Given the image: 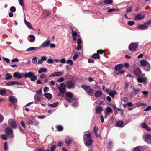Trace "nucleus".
<instances>
[{
  "mask_svg": "<svg viewBox=\"0 0 151 151\" xmlns=\"http://www.w3.org/2000/svg\"><path fill=\"white\" fill-rule=\"evenodd\" d=\"M91 135L90 133L84 135L83 136V141L85 145L87 147L92 146L93 140L91 138Z\"/></svg>",
  "mask_w": 151,
  "mask_h": 151,
  "instance_id": "nucleus-1",
  "label": "nucleus"
},
{
  "mask_svg": "<svg viewBox=\"0 0 151 151\" xmlns=\"http://www.w3.org/2000/svg\"><path fill=\"white\" fill-rule=\"evenodd\" d=\"M81 87L84 89L89 95L91 96L93 93V89L89 86L83 84L81 85Z\"/></svg>",
  "mask_w": 151,
  "mask_h": 151,
  "instance_id": "nucleus-2",
  "label": "nucleus"
},
{
  "mask_svg": "<svg viewBox=\"0 0 151 151\" xmlns=\"http://www.w3.org/2000/svg\"><path fill=\"white\" fill-rule=\"evenodd\" d=\"M60 87L58 88V89L60 92L63 94H64L66 91V85L63 83H61L60 85Z\"/></svg>",
  "mask_w": 151,
  "mask_h": 151,
  "instance_id": "nucleus-3",
  "label": "nucleus"
},
{
  "mask_svg": "<svg viewBox=\"0 0 151 151\" xmlns=\"http://www.w3.org/2000/svg\"><path fill=\"white\" fill-rule=\"evenodd\" d=\"M9 125L13 129L17 128V125L16 121L13 119H10L9 121Z\"/></svg>",
  "mask_w": 151,
  "mask_h": 151,
  "instance_id": "nucleus-4",
  "label": "nucleus"
},
{
  "mask_svg": "<svg viewBox=\"0 0 151 151\" xmlns=\"http://www.w3.org/2000/svg\"><path fill=\"white\" fill-rule=\"evenodd\" d=\"M137 44L135 43H132L129 46V49L131 51H134L137 47Z\"/></svg>",
  "mask_w": 151,
  "mask_h": 151,
  "instance_id": "nucleus-5",
  "label": "nucleus"
},
{
  "mask_svg": "<svg viewBox=\"0 0 151 151\" xmlns=\"http://www.w3.org/2000/svg\"><path fill=\"white\" fill-rule=\"evenodd\" d=\"M67 86L68 88H73L75 87L74 82L72 81H68L67 83Z\"/></svg>",
  "mask_w": 151,
  "mask_h": 151,
  "instance_id": "nucleus-6",
  "label": "nucleus"
},
{
  "mask_svg": "<svg viewBox=\"0 0 151 151\" xmlns=\"http://www.w3.org/2000/svg\"><path fill=\"white\" fill-rule=\"evenodd\" d=\"M13 76L15 78L20 79L23 77H24V74L22 73H19L18 72H15L13 74Z\"/></svg>",
  "mask_w": 151,
  "mask_h": 151,
  "instance_id": "nucleus-7",
  "label": "nucleus"
},
{
  "mask_svg": "<svg viewBox=\"0 0 151 151\" xmlns=\"http://www.w3.org/2000/svg\"><path fill=\"white\" fill-rule=\"evenodd\" d=\"M5 132L7 135H10L13 134V131L12 129L9 127L6 128L5 130Z\"/></svg>",
  "mask_w": 151,
  "mask_h": 151,
  "instance_id": "nucleus-8",
  "label": "nucleus"
},
{
  "mask_svg": "<svg viewBox=\"0 0 151 151\" xmlns=\"http://www.w3.org/2000/svg\"><path fill=\"white\" fill-rule=\"evenodd\" d=\"M138 78L137 79V81L138 82L140 83H143L144 84L146 83L147 78H141L140 77Z\"/></svg>",
  "mask_w": 151,
  "mask_h": 151,
  "instance_id": "nucleus-9",
  "label": "nucleus"
},
{
  "mask_svg": "<svg viewBox=\"0 0 151 151\" xmlns=\"http://www.w3.org/2000/svg\"><path fill=\"white\" fill-rule=\"evenodd\" d=\"M140 126L142 128H144L147 131H150L151 130V129L149 128L148 125L145 122L142 123L141 124Z\"/></svg>",
  "mask_w": 151,
  "mask_h": 151,
  "instance_id": "nucleus-10",
  "label": "nucleus"
},
{
  "mask_svg": "<svg viewBox=\"0 0 151 151\" xmlns=\"http://www.w3.org/2000/svg\"><path fill=\"white\" fill-rule=\"evenodd\" d=\"M145 141L148 144H151V135L150 134H147L145 136Z\"/></svg>",
  "mask_w": 151,
  "mask_h": 151,
  "instance_id": "nucleus-11",
  "label": "nucleus"
},
{
  "mask_svg": "<svg viewBox=\"0 0 151 151\" xmlns=\"http://www.w3.org/2000/svg\"><path fill=\"white\" fill-rule=\"evenodd\" d=\"M137 28L140 30H144L148 28L147 26L145 23L144 24L138 25Z\"/></svg>",
  "mask_w": 151,
  "mask_h": 151,
  "instance_id": "nucleus-12",
  "label": "nucleus"
},
{
  "mask_svg": "<svg viewBox=\"0 0 151 151\" xmlns=\"http://www.w3.org/2000/svg\"><path fill=\"white\" fill-rule=\"evenodd\" d=\"M63 73L62 72H55L52 73L50 76H59L62 75Z\"/></svg>",
  "mask_w": 151,
  "mask_h": 151,
  "instance_id": "nucleus-13",
  "label": "nucleus"
},
{
  "mask_svg": "<svg viewBox=\"0 0 151 151\" xmlns=\"http://www.w3.org/2000/svg\"><path fill=\"white\" fill-rule=\"evenodd\" d=\"M124 122L122 120H119L116 123V127H120L122 128L124 125H123Z\"/></svg>",
  "mask_w": 151,
  "mask_h": 151,
  "instance_id": "nucleus-14",
  "label": "nucleus"
},
{
  "mask_svg": "<svg viewBox=\"0 0 151 151\" xmlns=\"http://www.w3.org/2000/svg\"><path fill=\"white\" fill-rule=\"evenodd\" d=\"M6 84L8 86H10L14 84H17L19 85H21V84L18 82L11 81L7 83Z\"/></svg>",
  "mask_w": 151,
  "mask_h": 151,
  "instance_id": "nucleus-15",
  "label": "nucleus"
},
{
  "mask_svg": "<svg viewBox=\"0 0 151 151\" xmlns=\"http://www.w3.org/2000/svg\"><path fill=\"white\" fill-rule=\"evenodd\" d=\"M34 73L31 72L26 73L24 74V77L25 78H30L32 76H33Z\"/></svg>",
  "mask_w": 151,
  "mask_h": 151,
  "instance_id": "nucleus-16",
  "label": "nucleus"
},
{
  "mask_svg": "<svg viewBox=\"0 0 151 151\" xmlns=\"http://www.w3.org/2000/svg\"><path fill=\"white\" fill-rule=\"evenodd\" d=\"M141 71L139 68L135 69L134 71V74L138 77H139L140 76Z\"/></svg>",
  "mask_w": 151,
  "mask_h": 151,
  "instance_id": "nucleus-17",
  "label": "nucleus"
},
{
  "mask_svg": "<svg viewBox=\"0 0 151 151\" xmlns=\"http://www.w3.org/2000/svg\"><path fill=\"white\" fill-rule=\"evenodd\" d=\"M103 110V109L101 106L97 107L95 109L96 112L97 114H100L102 112Z\"/></svg>",
  "mask_w": 151,
  "mask_h": 151,
  "instance_id": "nucleus-18",
  "label": "nucleus"
},
{
  "mask_svg": "<svg viewBox=\"0 0 151 151\" xmlns=\"http://www.w3.org/2000/svg\"><path fill=\"white\" fill-rule=\"evenodd\" d=\"M123 67V65L121 64H120L116 65L115 67V69L116 71H118L122 68Z\"/></svg>",
  "mask_w": 151,
  "mask_h": 151,
  "instance_id": "nucleus-19",
  "label": "nucleus"
},
{
  "mask_svg": "<svg viewBox=\"0 0 151 151\" xmlns=\"http://www.w3.org/2000/svg\"><path fill=\"white\" fill-rule=\"evenodd\" d=\"M65 99L66 101L68 102L69 103H71L73 101H75L76 100V97H72L70 99L68 98H65Z\"/></svg>",
  "mask_w": 151,
  "mask_h": 151,
  "instance_id": "nucleus-20",
  "label": "nucleus"
},
{
  "mask_svg": "<svg viewBox=\"0 0 151 151\" xmlns=\"http://www.w3.org/2000/svg\"><path fill=\"white\" fill-rule=\"evenodd\" d=\"M59 104V103L58 102H54L52 104L48 103V106L50 107H55L57 106Z\"/></svg>",
  "mask_w": 151,
  "mask_h": 151,
  "instance_id": "nucleus-21",
  "label": "nucleus"
},
{
  "mask_svg": "<svg viewBox=\"0 0 151 151\" xmlns=\"http://www.w3.org/2000/svg\"><path fill=\"white\" fill-rule=\"evenodd\" d=\"M24 22L26 26L29 28L31 29H33L32 25L31 24L30 22L27 21L25 19H24Z\"/></svg>",
  "mask_w": 151,
  "mask_h": 151,
  "instance_id": "nucleus-22",
  "label": "nucleus"
},
{
  "mask_svg": "<svg viewBox=\"0 0 151 151\" xmlns=\"http://www.w3.org/2000/svg\"><path fill=\"white\" fill-rule=\"evenodd\" d=\"M148 63L145 60H142L140 62L141 65L142 66H144V67L147 65Z\"/></svg>",
  "mask_w": 151,
  "mask_h": 151,
  "instance_id": "nucleus-23",
  "label": "nucleus"
},
{
  "mask_svg": "<svg viewBox=\"0 0 151 151\" xmlns=\"http://www.w3.org/2000/svg\"><path fill=\"white\" fill-rule=\"evenodd\" d=\"M141 17V14H137V15L135 17L134 19V20H140L143 18V17Z\"/></svg>",
  "mask_w": 151,
  "mask_h": 151,
  "instance_id": "nucleus-24",
  "label": "nucleus"
},
{
  "mask_svg": "<svg viewBox=\"0 0 151 151\" xmlns=\"http://www.w3.org/2000/svg\"><path fill=\"white\" fill-rule=\"evenodd\" d=\"M40 48L38 47H29L28 49H27L26 50L27 51H32L33 50H37L38 49H40Z\"/></svg>",
  "mask_w": 151,
  "mask_h": 151,
  "instance_id": "nucleus-25",
  "label": "nucleus"
},
{
  "mask_svg": "<svg viewBox=\"0 0 151 151\" xmlns=\"http://www.w3.org/2000/svg\"><path fill=\"white\" fill-rule=\"evenodd\" d=\"M66 97L65 98H68L70 99L71 98H72L73 97V94L71 92H67L66 93Z\"/></svg>",
  "mask_w": 151,
  "mask_h": 151,
  "instance_id": "nucleus-26",
  "label": "nucleus"
},
{
  "mask_svg": "<svg viewBox=\"0 0 151 151\" xmlns=\"http://www.w3.org/2000/svg\"><path fill=\"white\" fill-rule=\"evenodd\" d=\"M9 101L12 103H15L17 101V99L14 98L13 96H11L9 98Z\"/></svg>",
  "mask_w": 151,
  "mask_h": 151,
  "instance_id": "nucleus-27",
  "label": "nucleus"
},
{
  "mask_svg": "<svg viewBox=\"0 0 151 151\" xmlns=\"http://www.w3.org/2000/svg\"><path fill=\"white\" fill-rule=\"evenodd\" d=\"M102 94V92L101 91L98 90L95 93V96L96 97H100Z\"/></svg>",
  "mask_w": 151,
  "mask_h": 151,
  "instance_id": "nucleus-28",
  "label": "nucleus"
},
{
  "mask_svg": "<svg viewBox=\"0 0 151 151\" xmlns=\"http://www.w3.org/2000/svg\"><path fill=\"white\" fill-rule=\"evenodd\" d=\"M50 41V40H47L46 42H44L42 45V47H48L49 46Z\"/></svg>",
  "mask_w": 151,
  "mask_h": 151,
  "instance_id": "nucleus-29",
  "label": "nucleus"
},
{
  "mask_svg": "<svg viewBox=\"0 0 151 151\" xmlns=\"http://www.w3.org/2000/svg\"><path fill=\"white\" fill-rule=\"evenodd\" d=\"M45 97L49 100H50L52 98V95L49 93H46L44 94Z\"/></svg>",
  "mask_w": 151,
  "mask_h": 151,
  "instance_id": "nucleus-30",
  "label": "nucleus"
},
{
  "mask_svg": "<svg viewBox=\"0 0 151 151\" xmlns=\"http://www.w3.org/2000/svg\"><path fill=\"white\" fill-rule=\"evenodd\" d=\"M117 94L116 91L115 90H112L108 93V94L112 97H113L115 94Z\"/></svg>",
  "mask_w": 151,
  "mask_h": 151,
  "instance_id": "nucleus-31",
  "label": "nucleus"
},
{
  "mask_svg": "<svg viewBox=\"0 0 151 151\" xmlns=\"http://www.w3.org/2000/svg\"><path fill=\"white\" fill-rule=\"evenodd\" d=\"M34 99L35 100V103L37 104V101H40L41 100V98L40 96L35 95L34 96Z\"/></svg>",
  "mask_w": 151,
  "mask_h": 151,
  "instance_id": "nucleus-32",
  "label": "nucleus"
},
{
  "mask_svg": "<svg viewBox=\"0 0 151 151\" xmlns=\"http://www.w3.org/2000/svg\"><path fill=\"white\" fill-rule=\"evenodd\" d=\"M35 119L32 120L28 119V121L27 122L26 124L29 125L30 124H33L35 122Z\"/></svg>",
  "mask_w": 151,
  "mask_h": 151,
  "instance_id": "nucleus-33",
  "label": "nucleus"
},
{
  "mask_svg": "<svg viewBox=\"0 0 151 151\" xmlns=\"http://www.w3.org/2000/svg\"><path fill=\"white\" fill-rule=\"evenodd\" d=\"M98 129L97 127L94 126L93 127V130L94 133L96 137H98L97 132L98 131Z\"/></svg>",
  "mask_w": 151,
  "mask_h": 151,
  "instance_id": "nucleus-34",
  "label": "nucleus"
},
{
  "mask_svg": "<svg viewBox=\"0 0 151 151\" xmlns=\"http://www.w3.org/2000/svg\"><path fill=\"white\" fill-rule=\"evenodd\" d=\"M92 57L94 59H98L100 58V55L98 53H94L92 55Z\"/></svg>",
  "mask_w": 151,
  "mask_h": 151,
  "instance_id": "nucleus-35",
  "label": "nucleus"
},
{
  "mask_svg": "<svg viewBox=\"0 0 151 151\" xmlns=\"http://www.w3.org/2000/svg\"><path fill=\"white\" fill-rule=\"evenodd\" d=\"M106 9L108 10V12H111L113 11H119V9H116L114 8H113L112 9H110V7H108Z\"/></svg>",
  "mask_w": 151,
  "mask_h": 151,
  "instance_id": "nucleus-36",
  "label": "nucleus"
},
{
  "mask_svg": "<svg viewBox=\"0 0 151 151\" xmlns=\"http://www.w3.org/2000/svg\"><path fill=\"white\" fill-rule=\"evenodd\" d=\"M12 78V76L9 73H7L6 74V77L5 78V80H9Z\"/></svg>",
  "mask_w": 151,
  "mask_h": 151,
  "instance_id": "nucleus-37",
  "label": "nucleus"
},
{
  "mask_svg": "<svg viewBox=\"0 0 151 151\" xmlns=\"http://www.w3.org/2000/svg\"><path fill=\"white\" fill-rule=\"evenodd\" d=\"M29 37L30 38L32 39L29 40V41L31 42H33L35 39V36L33 35H29Z\"/></svg>",
  "mask_w": 151,
  "mask_h": 151,
  "instance_id": "nucleus-38",
  "label": "nucleus"
},
{
  "mask_svg": "<svg viewBox=\"0 0 151 151\" xmlns=\"http://www.w3.org/2000/svg\"><path fill=\"white\" fill-rule=\"evenodd\" d=\"M133 91H134V93L135 94H137L140 91V89L138 88H134L133 89Z\"/></svg>",
  "mask_w": 151,
  "mask_h": 151,
  "instance_id": "nucleus-39",
  "label": "nucleus"
},
{
  "mask_svg": "<svg viewBox=\"0 0 151 151\" xmlns=\"http://www.w3.org/2000/svg\"><path fill=\"white\" fill-rule=\"evenodd\" d=\"M47 71V69L45 68H40L38 70V73L40 74L42 72H45Z\"/></svg>",
  "mask_w": 151,
  "mask_h": 151,
  "instance_id": "nucleus-40",
  "label": "nucleus"
},
{
  "mask_svg": "<svg viewBox=\"0 0 151 151\" xmlns=\"http://www.w3.org/2000/svg\"><path fill=\"white\" fill-rule=\"evenodd\" d=\"M113 2V0H104V2L105 4H110Z\"/></svg>",
  "mask_w": 151,
  "mask_h": 151,
  "instance_id": "nucleus-41",
  "label": "nucleus"
},
{
  "mask_svg": "<svg viewBox=\"0 0 151 151\" xmlns=\"http://www.w3.org/2000/svg\"><path fill=\"white\" fill-rule=\"evenodd\" d=\"M37 76L36 75H34V73L33 74V76H32L30 78L31 81H32L34 82L37 79Z\"/></svg>",
  "mask_w": 151,
  "mask_h": 151,
  "instance_id": "nucleus-42",
  "label": "nucleus"
},
{
  "mask_svg": "<svg viewBox=\"0 0 151 151\" xmlns=\"http://www.w3.org/2000/svg\"><path fill=\"white\" fill-rule=\"evenodd\" d=\"M56 128L57 131H61L63 130V128L61 125H58L56 126Z\"/></svg>",
  "mask_w": 151,
  "mask_h": 151,
  "instance_id": "nucleus-43",
  "label": "nucleus"
},
{
  "mask_svg": "<svg viewBox=\"0 0 151 151\" xmlns=\"http://www.w3.org/2000/svg\"><path fill=\"white\" fill-rule=\"evenodd\" d=\"M72 140L73 139H72L68 138L65 140V142L68 145L70 144L72 142Z\"/></svg>",
  "mask_w": 151,
  "mask_h": 151,
  "instance_id": "nucleus-44",
  "label": "nucleus"
},
{
  "mask_svg": "<svg viewBox=\"0 0 151 151\" xmlns=\"http://www.w3.org/2000/svg\"><path fill=\"white\" fill-rule=\"evenodd\" d=\"M106 110L107 111V113L106 112L105 113L107 115L109 113L112 112V109L110 107H107L106 109Z\"/></svg>",
  "mask_w": 151,
  "mask_h": 151,
  "instance_id": "nucleus-45",
  "label": "nucleus"
},
{
  "mask_svg": "<svg viewBox=\"0 0 151 151\" xmlns=\"http://www.w3.org/2000/svg\"><path fill=\"white\" fill-rule=\"evenodd\" d=\"M124 70H121L119 71L118 72H117L115 74V76H116V75H121V74H124Z\"/></svg>",
  "mask_w": 151,
  "mask_h": 151,
  "instance_id": "nucleus-46",
  "label": "nucleus"
},
{
  "mask_svg": "<svg viewBox=\"0 0 151 151\" xmlns=\"http://www.w3.org/2000/svg\"><path fill=\"white\" fill-rule=\"evenodd\" d=\"M136 106L137 107H139L140 106H143L146 105V104L145 103H136Z\"/></svg>",
  "mask_w": 151,
  "mask_h": 151,
  "instance_id": "nucleus-47",
  "label": "nucleus"
},
{
  "mask_svg": "<svg viewBox=\"0 0 151 151\" xmlns=\"http://www.w3.org/2000/svg\"><path fill=\"white\" fill-rule=\"evenodd\" d=\"M144 69L147 71H149L150 69V65L148 63L147 65H146Z\"/></svg>",
  "mask_w": 151,
  "mask_h": 151,
  "instance_id": "nucleus-48",
  "label": "nucleus"
},
{
  "mask_svg": "<svg viewBox=\"0 0 151 151\" xmlns=\"http://www.w3.org/2000/svg\"><path fill=\"white\" fill-rule=\"evenodd\" d=\"M18 2L21 6H24V0H18Z\"/></svg>",
  "mask_w": 151,
  "mask_h": 151,
  "instance_id": "nucleus-49",
  "label": "nucleus"
},
{
  "mask_svg": "<svg viewBox=\"0 0 151 151\" xmlns=\"http://www.w3.org/2000/svg\"><path fill=\"white\" fill-rule=\"evenodd\" d=\"M6 92V91L4 89H2L0 90V95H4Z\"/></svg>",
  "mask_w": 151,
  "mask_h": 151,
  "instance_id": "nucleus-50",
  "label": "nucleus"
},
{
  "mask_svg": "<svg viewBox=\"0 0 151 151\" xmlns=\"http://www.w3.org/2000/svg\"><path fill=\"white\" fill-rule=\"evenodd\" d=\"M10 10L12 12H14L16 11V8L14 6H12L10 8Z\"/></svg>",
  "mask_w": 151,
  "mask_h": 151,
  "instance_id": "nucleus-51",
  "label": "nucleus"
},
{
  "mask_svg": "<svg viewBox=\"0 0 151 151\" xmlns=\"http://www.w3.org/2000/svg\"><path fill=\"white\" fill-rule=\"evenodd\" d=\"M37 59L36 57H34L32 60V63H36L37 61Z\"/></svg>",
  "mask_w": 151,
  "mask_h": 151,
  "instance_id": "nucleus-52",
  "label": "nucleus"
},
{
  "mask_svg": "<svg viewBox=\"0 0 151 151\" xmlns=\"http://www.w3.org/2000/svg\"><path fill=\"white\" fill-rule=\"evenodd\" d=\"M4 150L6 151L8 150L7 143V142H5L4 143Z\"/></svg>",
  "mask_w": 151,
  "mask_h": 151,
  "instance_id": "nucleus-53",
  "label": "nucleus"
},
{
  "mask_svg": "<svg viewBox=\"0 0 151 151\" xmlns=\"http://www.w3.org/2000/svg\"><path fill=\"white\" fill-rule=\"evenodd\" d=\"M134 23V21H130L128 22L127 24H128L129 26H132L133 25Z\"/></svg>",
  "mask_w": 151,
  "mask_h": 151,
  "instance_id": "nucleus-54",
  "label": "nucleus"
},
{
  "mask_svg": "<svg viewBox=\"0 0 151 151\" xmlns=\"http://www.w3.org/2000/svg\"><path fill=\"white\" fill-rule=\"evenodd\" d=\"M132 151H141L140 148L139 146H138L132 150Z\"/></svg>",
  "mask_w": 151,
  "mask_h": 151,
  "instance_id": "nucleus-55",
  "label": "nucleus"
},
{
  "mask_svg": "<svg viewBox=\"0 0 151 151\" xmlns=\"http://www.w3.org/2000/svg\"><path fill=\"white\" fill-rule=\"evenodd\" d=\"M64 78L63 77H61L60 78L57 79V81L58 82L60 83L63 82L64 81Z\"/></svg>",
  "mask_w": 151,
  "mask_h": 151,
  "instance_id": "nucleus-56",
  "label": "nucleus"
},
{
  "mask_svg": "<svg viewBox=\"0 0 151 151\" xmlns=\"http://www.w3.org/2000/svg\"><path fill=\"white\" fill-rule=\"evenodd\" d=\"M82 43V41L81 38H78L77 40V44L78 45H80Z\"/></svg>",
  "mask_w": 151,
  "mask_h": 151,
  "instance_id": "nucleus-57",
  "label": "nucleus"
},
{
  "mask_svg": "<svg viewBox=\"0 0 151 151\" xmlns=\"http://www.w3.org/2000/svg\"><path fill=\"white\" fill-rule=\"evenodd\" d=\"M82 47L81 45L78 44L77 47L76 48V49L77 50H79L81 49Z\"/></svg>",
  "mask_w": 151,
  "mask_h": 151,
  "instance_id": "nucleus-58",
  "label": "nucleus"
},
{
  "mask_svg": "<svg viewBox=\"0 0 151 151\" xmlns=\"http://www.w3.org/2000/svg\"><path fill=\"white\" fill-rule=\"evenodd\" d=\"M66 63L67 64H69L70 65H72L73 64V61L71 60H68L66 61Z\"/></svg>",
  "mask_w": 151,
  "mask_h": 151,
  "instance_id": "nucleus-59",
  "label": "nucleus"
},
{
  "mask_svg": "<svg viewBox=\"0 0 151 151\" xmlns=\"http://www.w3.org/2000/svg\"><path fill=\"white\" fill-rule=\"evenodd\" d=\"M1 138L4 140H6L7 139V136L5 135H3L1 136Z\"/></svg>",
  "mask_w": 151,
  "mask_h": 151,
  "instance_id": "nucleus-60",
  "label": "nucleus"
},
{
  "mask_svg": "<svg viewBox=\"0 0 151 151\" xmlns=\"http://www.w3.org/2000/svg\"><path fill=\"white\" fill-rule=\"evenodd\" d=\"M132 7H129L126 10V12L127 13H129L132 11Z\"/></svg>",
  "mask_w": 151,
  "mask_h": 151,
  "instance_id": "nucleus-61",
  "label": "nucleus"
},
{
  "mask_svg": "<svg viewBox=\"0 0 151 151\" xmlns=\"http://www.w3.org/2000/svg\"><path fill=\"white\" fill-rule=\"evenodd\" d=\"M47 62L51 64L53 63V61L52 59L50 58L47 60Z\"/></svg>",
  "mask_w": 151,
  "mask_h": 151,
  "instance_id": "nucleus-62",
  "label": "nucleus"
},
{
  "mask_svg": "<svg viewBox=\"0 0 151 151\" xmlns=\"http://www.w3.org/2000/svg\"><path fill=\"white\" fill-rule=\"evenodd\" d=\"M147 26V27H148V26L151 24V19L149 20L146 23H145Z\"/></svg>",
  "mask_w": 151,
  "mask_h": 151,
  "instance_id": "nucleus-63",
  "label": "nucleus"
},
{
  "mask_svg": "<svg viewBox=\"0 0 151 151\" xmlns=\"http://www.w3.org/2000/svg\"><path fill=\"white\" fill-rule=\"evenodd\" d=\"M56 146L55 145H54L52 146L51 148H50V151H55V150L56 148Z\"/></svg>",
  "mask_w": 151,
  "mask_h": 151,
  "instance_id": "nucleus-64",
  "label": "nucleus"
}]
</instances>
